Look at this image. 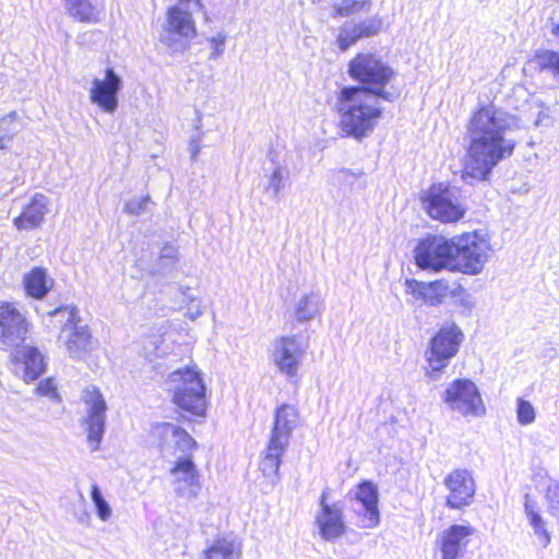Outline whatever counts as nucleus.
Returning <instances> with one entry per match:
<instances>
[{"label": "nucleus", "mask_w": 559, "mask_h": 559, "mask_svg": "<svg viewBox=\"0 0 559 559\" xmlns=\"http://www.w3.org/2000/svg\"><path fill=\"white\" fill-rule=\"evenodd\" d=\"M336 14L340 16L354 15L360 11L369 12L370 1L369 0H344L340 4L335 5Z\"/></svg>", "instance_id": "f704fd0d"}, {"label": "nucleus", "mask_w": 559, "mask_h": 559, "mask_svg": "<svg viewBox=\"0 0 559 559\" xmlns=\"http://www.w3.org/2000/svg\"><path fill=\"white\" fill-rule=\"evenodd\" d=\"M154 350L156 352V356H159L158 348H157V347H155V349H154Z\"/></svg>", "instance_id": "3c124183"}, {"label": "nucleus", "mask_w": 559, "mask_h": 559, "mask_svg": "<svg viewBox=\"0 0 559 559\" xmlns=\"http://www.w3.org/2000/svg\"><path fill=\"white\" fill-rule=\"evenodd\" d=\"M200 138H192L189 143V152L191 154V158L195 159L198 154L200 153Z\"/></svg>", "instance_id": "49530a36"}, {"label": "nucleus", "mask_w": 559, "mask_h": 559, "mask_svg": "<svg viewBox=\"0 0 559 559\" xmlns=\"http://www.w3.org/2000/svg\"><path fill=\"white\" fill-rule=\"evenodd\" d=\"M308 347V336L296 334L281 336L274 342L273 361L282 373L292 378L296 376Z\"/></svg>", "instance_id": "f8f14e48"}, {"label": "nucleus", "mask_w": 559, "mask_h": 559, "mask_svg": "<svg viewBox=\"0 0 559 559\" xmlns=\"http://www.w3.org/2000/svg\"><path fill=\"white\" fill-rule=\"evenodd\" d=\"M36 393L40 396H46L49 400L60 402V395L57 392L56 384L51 378L40 381L36 388Z\"/></svg>", "instance_id": "c03bdc74"}, {"label": "nucleus", "mask_w": 559, "mask_h": 559, "mask_svg": "<svg viewBox=\"0 0 559 559\" xmlns=\"http://www.w3.org/2000/svg\"><path fill=\"white\" fill-rule=\"evenodd\" d=\"M171 485L177 497L194 500L201 490V476L190 456L178 457L170 469Z\"/></svg>", "instance_id": "2eb2a0df"}, {"label": "nucleus", "mask_w": 559, "mask_h": 559, "mask_svg": "<svg viewBox=\"0 0 559 559\" xmlns=\"http://www.w3.org/2000/svg\"><path fill=\"white\" fill-rule=\"evenodd\" d=\"M537 64L542 69H548L559 75V53L554 50H540L535 56Z\"/></svg>", "instance_id": "58836bf2"}, {"label": "nucleus", "mask_w": 559, "mask_h": 559, "mask_svg": "<svg viewBox=\"0 0 559 559\" xmlns=\"http://www.w3.org/2000/svg\"><path fill=\"white\" fill-rule=\"evenodd\" d=\"M448 495L447 507L450 509H462L473 502L476 485L469 471L457 468L452 471L443 481Z\"/></svg>", "instance_id": "dca6fc26"}, {"label": "nucleus", "mask_w": 559, "mask_h": 559, "mask_svg": "<svg viewBox=\"0 0 559 559\" xmlns=\"http://www.w3.org/2000/svg\"><path fill=\"white\" fill-rule=\"evenodd\" d=\"M150 202L151 199L148 195L143 198H134L126 203L124 211L130 215L139 216L146 211Z\"/></svg>", "instance_id": "37998d69"}, {"label": "nucleus", "mask_w": 559, "mask_h": 559, "mask_svg": "<svg viewBox=\"0 0 559 559\" xmlns=\"http://www.w3.org/2000/svg\"><path fill=\"white\" fill-rule=\"evenodd\" d=\"M242 542L234 534H221L206 540L200 559H241Z\"/></svg>", "instance_id": "5701e85b"}, {"label": "nucleus", "mask_w": 559, "mask_h": 559, "mask_svg": "<svg viewBox=\"0 0 559 559\" xmlns=\"http://www.w3.org/2000/svg\"><path fill=\"white\" fill-rule=\"evenodd\" d=\"M189 287H181V293L183 295V301L187 302V316L191 320H195L202 316V307L201 301L189 294Z\"/></svg>", "instance_id": "a19ab883"}, {"label": "nucleus", "mask_w": 559, "mask_h": 559, "mask_svg": "<svg viewBox=\"0 0 559 559\" xmlns=\"http://www.w3.org/2000/svg\"><path fill=\"white\" fill-rule=\"evenodd\" d=\"M179 2H180V5H182L185 3L193 2V5H195L198 8L201 7L200 0H179Z\"/></svg>", "instance_id": "09e8293b"}, {"label": "nucleus", "mask_w": 559, "mask_h": 559, "mask_svg": "<svg viewBox=\"0 0 559 559\" xmlns=\"http://www.w3.org/2000/svg\"><path fill=\"white\" fill-rule=\"evenodd\" d=\"M165 384L178 407L195 416L205 415V385L199 372L192 368L178 369L169 374Z\"/></svg>", "instance_id": "20e7f679"}, {"label": "nucleus", "mask_w": 559, "mask_h": 559, "mask_svg": "<svg viewBox=\"0 0 559 559\" xmlns=\"http://www.w3.org/2000/svg\"><path fill=\"white\" fill-rule=\"evenodd\" d=\"M56 309H57V308H55L53 310L48 311V316H50V317H52V318L57 319V321H58L59 323H61V324H62V326H63V325H64V323L67 322V314H59V316H56V314H53V311H55Z\"/></svg>", "instance_id": "de8ad7c7"}, {"label": "nucleus", "mask_w": 559, "mask_h": 559, "mask_svg": "<svg viewBox=\"0 0 559 559\" xmlns=\"http://www.w3.org/2000/svg\"><path fill=\"white\" fill-rule=\"evenodd\" d=\"M519 129L518 117L501 108L486 106L474 112L463 178L487 180L501 160L512 156L516 146L513 132Z\"/></svg>", "instance_id": "f257e3e1"}, {"label": "nucleus", "mask_w": 559, "mask_h": 559, "mask_svg": "<svg viewBox=\"0 0 559 559\" xmlns=\"http://www.w3.org/2000/svg\"><path fill=\"white\" fill-rule=\"evenodd\" d=\"M17 114L11 111L0 119V150H4L17 132Z\"/></svg>", "instance_id": "72a5a7b5"}, {"label": "nucleus", "mask_w": 559, "mask_h": 559, "mask_svg": "<svg viewBox=\"0 0 559 559\" xmlns=\"http://www.w3.org/2000/svg\"><path fill=\"white\" fill-rule=\"evenodd\" d=\"M354 511L359 516L358 525L362 528H373L380 522L378 508L379 495L377 486L369 480L360 483L354 491Z\"/></svg>", "instance_id": "f3484780"}, {"label": "nucleus", "mask_w": 559, "mask_h": 559, "mask_svg": "<svg viewBox=\"0 0 559 559\" xmlns=\"http://www.w3.org/2000/svg\"><path fill=\"white\" fill-rule=\"evenodd\" d=\"M13 360L21 365L23 380L27 383L39 378L46 370L45 357L39 349L34 346L17 348L13 354Z\"/></svg>", "instance_id": "a878e982"}, {"label": "nucleus", "mask_w": 559, "mask_h": 559, "mask_svg": "<svg viewBox=\"0 0 559 559\" xmlns=\"http://www.w3.org/2000/svg\"><path fill=\"white\" fill-rule=\"evenodd\" d=\"M552 33L557 36H559V24H557L554 29H552Z\"/></svg>", "instance_id": "8fccbe9b"}, {"label": "nucleus", "mask_w": 559, "mask_h": 559, "mask_svg": "<svg viewBox=\"0 0 559 559\" xmlns=\"http://www.w3.org/2000/svg\"><path fill=\"white\" fill-rule=\"evenodd\" d=\"M442 401L462 416L480 417L486 408L476 384L468 379H457L445 389Z\"/></svg>", "instance_id": "1a4fd4ad"}, {"label": "nucleus", "mask_w": 559, "mask_h": 559, "mask_svg": "<svg viewBox=\"0 0 559 559\" xmlns=\"http://www.w3.org/2000/svg\"><path fill=\"white\" fill-rule=\"evenodd\" d=\"M195 35V25L191 13L180 5H174L167 11V26L160 34L159 40L173 51L185 49L186 41Z\"/></svg>", "instance_id": "ddd939ff"}, {"label": "nucleus", "mask_w": 559, "mask_h": 559, "mask_svg": "<svg viewBox=\"0 0 559 559\" xmlns=\"http://www.w3.org/2000/svg\"><path fill=\"white\" fill-rule=\"evenodd\" d=\"M516 417L518 421L523 426L530 425L535 420L536 413L531 402L521 397L518 399Z\"/></svg>", "instance_id": "ea45409f"}, {"label": "nucleus", "mask_w": 559, "mask_h": 559, "mask_svg": "<svg viewBox=\"0 0 559 559\" xmlns=\"http://www.w3.org/2000/svg\"><path fill=\"white\" fill-rule=\"evenodd\" d=\"M382 24V19L379 16H372L360 22L359 24H354L353 22L345 23L340 29L336 39L338 48L342 51H345L360 38L377 35L380 32Z\"/></svg>", "instance_id": "b1692460"}, {"label": "nucleus", "mask_w": 559, "mask_h": 559, "mask_svg": "<svg viewBox=\"0 0 559 559\" xmlns=\"http://www.w3.org/2000/svg\"><path fill=\"white\" fill-rule=\"evenodd\" d=\"M286 450L287 448L278 444L275 445L273 442L269 441L264 456L260 462V469L264 476L277 478L282 456Z\"/></svg>", "instance_id": "2f4dec72"}, {"label": "nucleus", "mask_w": 559, "mask_h": 559, "mask_svg": "<svg viewBox=\"0 0 559 559\" xmlns=\"http://www.w3.org/2000/svg\"><path fill=\"white\" fill-rule=\"evenodd\" d=\"M91 498L99 519L102 521H107L111 516V508L103 497V493L96 484L92 485Z\"/></svg>", "instance_id": "4c0bfd02"}, {"label": "nucleus", "mask_w": 559, "mask_h": 559, "mask_svg": "<svg viewBox=\"0 0 559 559\" xmlns=\"http://www.w3.org/2000/svg\"><path fill=\"white\" fill-rule=\"evenodd\" d=\"M48 198L35 193L21 214L14 218L13 224L19 230H32L40 226L47 213Z\"/></svg>", "instance_id": "393cba45"}, {"label": "nucleus", "mask_w": 559, "mask_h": 559, "mask_svg": "<svg viewBox=\"0 0 559 559\" xmlns=\"http://www.w3.org/2000/svg\"><path fill=\"white\" fill-rule=\"evenodd\" d=\"M69 14L80 22L96 23L104 12V0H63Z\"/></svg>", "instance_id": "bb28decb"}, {"label": "nucleus", "mask_w": 559, "mask_h": 559, "mask_svg": "<svg viewBox=\"0 0 559 559\" xmlns=\"http://www.w3.org/2000/svg\"><path fill=\"white\" fill-rule=\"evenodd\" d=\"M329 492V489H324L321 493L314 522L321 538L331 542L344 535L346 525L342 509L336 503L326 502Z\"/></svg>", "instance_id": "a211bd4d"}, {"label": "nucleus", "mask_w": 559, "mask_h": 559, "mask_svg": "<svg viewBox=\"0 0 559 559\" xmlns=\"http://www.w3.org/2000/svg\"><path fill=\"white\" fill-rule=\"evenodd\" d=\"M151 442L162 452L171 449H180L181 451L192 450L197 442L182 428L171 423H155L150 430Z\"/></svg>", "instance_id": "aec40b11"}, {"label": "nucleus", "mask_w": 559, "mask_h": 559, "mask_svg": "<svg viewBox=\"0 0 559 559\" xmlns=\"http://www.w3.org/2000/svg\"><path fill=\"white\" fill-rule=\"evenodd\" d=\"M475 528L468 524H454L442 533L440 551L442 559H464L469 537Z\"/></svg>", "instance_id": "4be33fe9"}, {"label": "nucleus", "mask_w": 559, "mask_h": 559, "mask_svg": "<svg viewBox=\"0 0 559 559\" xmlns=\"http://www.w3.org/2000/svg\"><path fill=\"white\" fill-rule=\"evenodd\" d=\"M490 251V243L484 235L464 234L453 239L452 270L477 275L488 262Z\"/></svg>", "instance_id": "39448f33"}, {"label": "nucleus", "mask_w": 559, "mask_h": 559, "mask_svg": "<svg viewBox=\"0 0 559 559\" xmlns=\"http://www.w3.org/2000/svg\"><path fill=\"white\" fill-rule=\"evenodd\" d=\"M53 314H67V322L61 329L59 341L73 359H84L95 346V341L87 325H82L75 306L58 307Z\"/></svg>", "instance_id": "423d86ee"}, {"label": "nucleus", "mask_w": 559, "mask_h": 559, "mask_svg": "<svg viewBox=\"0 0 559 559\" xmlns=\"http://www.w3.org/2000/svg\"><path fill=\"white\" fill-rule=\"evenodd\" d=\"M421 202L427 214L442 223L457 222L465 213L455 191L442 183L432 185L421 197Z\"/></svg>", "instance_id": "6e6552de"}, {"label": "nucleus", "mask_w": 559, "mask_h": 559, "mask_svg": "<svg viewBox=\"0 0 559 559\" xmlns=\"http://www.w3.org/2000/svg\"><path fill=\"white\" fill-rule=\"evenodd\" d=\"M298 409L290 404H282L274 412L270 442L288 448L293 431L299 426Z\"/></svg>", "instance_id": "412c9836"}, {"label": "nucleus", "mask_w": 559, "mask_h": 559, "mask_svg": "<svg viewBox=\"0 0 559 559\" xmlns=\"http://www.w3.org/2000/svg\"><path fill=\"white\" fill-rule=\"evenodd\" d=\"M81 401L84 404L81 425L86 432L91 450L97 451L105 433L107 403L100 390L95 385H87L83 389Z\"/></svg>", "instance_id": "0eeeda50"}, {"label": "nucleus", "mask_w": 559, "mask_h": 559, "mask_svg": "<svg viewBox=\"0 0 559 559\" xmlns=\"http://www.w3.org/2000/svg\"><path fill=\"white\" fill-rule=\"evenodd\" d=\"M323 301L318 293H309L301 296L295 305V319L297 322L313 320L321 311Z\"/></svg>", "instance_id": "c85d7f7f"}, {"label": "nucleus", "mask_w": 559, "mask_h": 559, "mask_svg": "<svg viewBox=\"0 0 559 559\" xmlns=\"http://www.w3.org/2000/svg\"><path fill=\"white\" fill-rule=\"evenodd\" d=\"M380 99L359 87H344L337 97L341 130L357 140L368 136L382 116Z\"/></svg>", "instance_id": "f03ea898"}, {"label": "nucleus", "mask_w": 559, "mask_h": 559, "mask_svg": "<svg viewBox=\"0 0 559 559\" xmlns=\"http://www.w3.org/2000/svg\"><path fill=\"white\" fill-rule=\"evenodd\" d=\"M211 59H217L219 58L225 49V41H226V35L223 33H218L217 35L213 36L211 39Z\"/></svg>", "instance_id": "a18cd8bd"}, {"label": "nucleus", "mask_w": 559, "mask_h": 559, "mask_svg": "<svg viewBox=\"0 0 559 559\" xmlns=\"http://www.w3.org/2000/svg\"><path fill=\"white\" fill-rule=\"evenodd\" d=\"M524 499V511L531 526L534 530V534L538 537L542 546L547 547L551 542V536L550 533L545 528L544 519L538 512L537 503L532 500L528 493L525 495Z\"/></svg>", "instance_id": "c756f323"}, {"label": "nucleus", "mask_w": 559, "mask_h": 559, "mask_svg": "<svg viewBox=\"0 0 559 559\" xmlns=\"http://www.w3.org/2000/svg\"><path fill=\"white\" fill-rule=\"evenodd\" d=\"M406 293L411 294L416 300L427 301V283L416 280H407L405 283Z\"/></svg>", "instance_id": "79ce46f5"}, {"label": "nucleus", "mask_w": 559, "mask_h": 559, "mask_svg": "<svg viewBox=\"0 0 559 559\" xmlns=\"http://www.w3.org/2000/svg\"><path fill=\"white\" fill-rule=\"evenodd\" d=\"M178 260V249L176 246L166 243L159 253L158 261L154 266V272L160 275L168 274L176 264Z\"/></svg>", "instance_id": "473e14b6"}, {"label": "nucleus", "mask_w": 559, "mask_h": 559, "mask_svg": "<svg viewBox=\"0 0 559 559\" xmlns=\"http://www.w3.org/2000/svg\"><path fill=\"white\" fill-rule=\"evenodd\" d=\"M28 332V322L24 314L12 304L0 305V347H19Z\"/></svg>", "instance_id": "4468645a"}, {"label": "nucleus", "mask_w": 559, "mask_h": 559, "mask_svg": "<svg viewBox=\"0 0 559 559\" xmlns=\"http://www.w3.org/2000/svg\"><path fill=\"white\" fill-rule=\"evenodd\" d=\"M287 175L281 165H276L267 179L266 191H271L273 198H277L285 187Z\"/></svg>", "instance_id": "e433bc0d"}, {"label": "nucleus", "mask_w": 559, "mask_h": 559, "mask_svg": "<svg viewBox=\"0 0 559 559\" xmlns=\"http://www.w3.org/2000/svg\"><path fill=\"white\" fill-rule=\"evenodd\" d=\"M463 334L455 324L443 325L431 338L426 353L428 369L438 372L448 366L455 356L462 342Z\"/></svg>", "instance_id": "9b49d317"}, {"label": "nucleus", "mask_w": 559, "mask_h": 559, "mask_svg": "<svg viewBox=\"0 0 559 559\" xmlns=\"http://www.w3.org/2000/svg\"><path fill=\"white\" fill-rule=\"evenodd\" d=\"M545 500L547 512L559 519V481L549 479L546 486Z\"/></svg>", "instance_id": "c9c22d12"}, {"label": "nucleus", "mask_w": 559, "mask_h": 559, "mask_svg": "<svg viewBox=\"0 0 559 559\" xmlns=\"http://www.w3.org/2000/svg\"><path fill=\"white\" fill-rule=\"evenodd\" d=\"M122 80L112 68L105 70L104 79H94L90 90V100L105 112L112 114L118 108V93Z\"/></svg>", "instance_id": "6ab92c4d"}, {"label": "nucleus", "mask_w": 559, "mask_h": 559, "mask_svg": "<svg viewBox=\"0 0 559 559\" xmlns=\"http://www.w3.org/2000/svg\"><path fill=\"white\" fill-rule=\"evenodd\" d=\"M453 240L442 236H429L415 248L416 264L423 270H452Z\"/></svg>", "instance_id": "9d476101"}, {"label": "nucleus", "mask_w": 559, "mask_h": 559, "mask_svg": "<svg viewBox=\"0 0 559 559\" xmlns=\"http://www.w3.org/2000/svg\"><path fill=\"white\" fill-rule=\"evenodd\" d=\"M465 289L456 282L449 280H438L427 283L426 305L436 307L441 305L447 297H461Z\"/></svg>", "instance_id": "cd10ccee"}, {"label": "nucleus", "mask_w": 559, "mask_h": 559, "mask_svg": "<svg viewBox=\"0 0 559 559\" xmlns=\"http://www.w3.org/2000/svg\"><path fill=\"white\" fill-rule=\"evenodd\" d=\"M349 75L361 83L358 86L386 102H394L395 94L384 90L394 75L393 70L372 53L357 55L348 66Z\"/></svg>", "instance_id": "7ed1b4c3"}, {"label": "nucleus", "mask_w": 559, "mask_h": 559, "mask_svg": "<svg viewBox=\"0 0 559 559\" xmlns=\"http://www.w3.org/2000/svg\"><path fill=\"white\" fill-rule=\"evenodd\" d=\"M51 281L48 278L46 270L34 267L24 275V286L26 293L37 299H41L50 289Z\"/></svg>", "instance_id": "7c9ffc66"}]
</instances>
